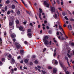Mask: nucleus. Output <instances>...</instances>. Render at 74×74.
Segmentation results:
<instances>
[{"label": "nucleus", "instance_id": "f257e3e1", "mask_svg": "<svg viewBox=\"0 0 74 74\" xmlns=\"http://www.w3.org/2000/svg\"><path fill=\"white\" fill-rule=\"evenodd\" d=\"M13 23L12 22H10L9 23V25L10 30H12L14 28V26L12 25Z\"/></svg>", "mask_w": 74, "mask_h": 74}, {"label": "nucleus", "instance_id": "f03ea898", "mask_svg": "<svg viewBox=\"0 0 74 74\" xmlns=\"http://www.w3.org/2000/svg\"><path fill=\"white\" fill-rule=\"evenodd\" d=\"M44 5L47 8H49V5L47 1H44Z\"/></svg>", "mask_w": 74, "mask_h": 74}, {"label": "nucleus", "instance_id": "7ed1b4c3", "mask_svg": "<svg viewBox=\"0 0 74 74\" xmlns=\"http://www.w3.org/2000/svg\"><path fill=\"white\" fill-rule=\"evenodd\" d=\"M50 8L51 10V13L53 14V12H55V8L54 7L50 6Z\"/></svg>", "mask_w": 74, "mask_h": 74}, {"label": "nucleus", "instance_id": "20e7f679", "mask_svg": "<svg viewBox=\"0 0 74 74\" xmlns=\"http://www.w3.org/2000/svg\"><path fill=\"white\" fill-rule=\"evenodd\" d=\"M52 62L53 63V64H54V65H55V64H58V61L55 60H53L52 61ZM54 62H55V63H54Z\"/></svg>", "mask_w": 74, "mask_h": 74}, {"label": "nucleus", "instance_id": "39448f33", "mask_svg": "<svg viewBox=\"0 0 74 74\" xmlns=\"http://www.w3.org/2000/svg\"><path fill=\"white\" fill-rule=\"evenodd\" d=\"M15 45L16 46V47L17 49H19V48H20V47H21V46L18 45V43H16V42H15Z\"/></svg>", "mask_w": 74, "mask_h": 74}, {"label": "nucleus", "instance_id": "423d86ee", "mask_svg": "<svg viewBox=\"0 0 74 74\" xmlns=\"http://www.w3.org/2000/svg\"><path fill=\"white\" fill-rule=\"evenodd\" d=\"M49 38V37H48V36H45L44 37V38L43 39V41H48L47 40V39H48Z\"/></svg>", "mask_w": 74, "mask_h": 74}, {"label": "nucleus", "instance_id": "0eeeda50", "mask_svg": "<svg viewBox=\"0 0 74 74\" xmlns=\"http://www.w3.org/2000/svg\"><path fill=\"white\" fill-rule=\"evenodd\" d=\"M43 41L44 42V44L46 46H47V45H48V44H49V42L48 41V40Z\"/></svg>", "mask_w": 74, "mask_h": 74}, {"label": "nucleus", "instance_id": "6e6552de", "mask_svg": "<svg viewBox=\"0 0 74 74\" xmlns=\"http://www.w3.org/2000/svg\"><path fill=\"white\" fill-rule=\"evenodd\" d=\"M15 62V60L14 59L12 58V60H11V63L12 64H14V63Z\"/></svg>", "mask_w": 74, "mask_h": 74}, {"label": "nucleus", "instance_id": "1a4fd4ad", "mask_svg": "<svg viewBox=\"0 0 74 74\" xmlns=\"http://www.w3.org/2000/svg\"><path fill=\"white\" fill-rule=\"evenodd\" d=\"M27 35L28 37L29 38H32V34H31V33H29L28 34H27Z\"/></svg>", "mask_w": 74, "mask_h": 74}, {"label": "nucleus", "instance_id": "9d476101", "mask_svg": "<svg viewBox=\"0 0 74 74\" xmlns=\"http://www.w3.org/2000/svg\"><path fill=\"white\" fill-rule=\"evenodd\" d=\"M19 29L20 30L22 31V32H24V31H25V30H23V27H19Z\"/></svg>", "mask_w": 74, "mask_h": 74}, {"label": "nucleus", "instance_id": "9b49d317", "mask_svg": "<svg viewBox=\"0 0 74 74\" xmlns=\"http://www.w3.org/2000/svg\"><path fill=\"white\" fill-rule=\"evenodd\" d=\"M56 71H57V69H56V68H53V73H56Z\"/></svg>", "mask_w": 74, "mask_h": 74}, {"label": "nucleus", "instance_id": "f8f14e48", "mask_svg": "<svg viewBox=\"0 0 74 74\" xmlns=\"http://www.w3.org/2000/svg\"><path fill=\"white\" fill-rule=\"evenodd\" d=\"M68 28L70 30H71L73 29L72 27H71V25H68Z\"/></svg>", "mask_w": 74, "mask_h": 74}, {"label": "nucleus", "instance_id": "ddd939ff", "mask_svg": "<svg viewBox=\"0 0 74 74\" xmlns=\"http://www.w3.org/2000/svg\"><path fill=\"white\" fill-rule=\"evenodd\" d=\"M60 64L62 67H63V64L62 62L59 61Z\"/></svg>", "mask_w": 74, "mask_h": 74}, {"label": "nucleus", "instance_id": "4468645a", "mask_svg": "<svg viewBox=\"0 0 74 74\" xmlns=\"http://www.w3.org/2000/svg\"><path fill=\"white\" fill-rule=\"evenodd\" d=\"M56 50L55 49L54 50V53H53V56L54 57H55L56 56Z\"/></svg>", "mask_w": 74, "mask_h": 74}, {"label": "nucleus", "instance_id": "2eb2a0df", "mask_svg": "<svg viewBox=\"0 0 74 74\" xmlns=\"http://www.w3.org/2000/svg\"><path fill=\"white\" fill-rule=\"evenodd\" d=\"M24 50H20V52L21 54H23L24 53Z\"/></svg>", "mask_w": 74, "mask_h": 74}, {"label": "nucleus", "instance_id": "dca6fc26", "mask_svg": "<svg viewBox=\"0 0 74 74\" xmlns=\"http://www.w3.org/2000/svg\"><path fill=\"white\" fill-rule=\"evenodd\" d=\"M11 36L12 38H15V37H16V35H15L12 34Z\"/></svg>", "mask_w": 74, "mask_h": 74}, {"label": "nucleus", "instance_id": "f3484780", "mask_svg": "<svg viewBox=\"0 0 74 74\" xmlns=\"http://www.w3.org/2000/svg\"><path fill=\"white\" fill-rule=\"evenodd\" d=\"M16 14L18 15H19V14H20V11L19 10H18L16 12Z\"/></svg>", "mask_w": 74, "mask_h": 74}, {"label": "nucleus", "instance_id": "a211bd4d", "mask_svg": "<svg viewBox=\"0 0 74 74\" xmlns=\"http://www.w3.org/2000/svg\"><path fill=\"white\" fill-rule=\"evenodd\" d=\"M41 14L39 13V18H40V20H42V18L41 17Z\"/></svg>", "mask_w": 74, "mask_h": 74}, {"label": "nucleus", "instance_id": "6ab92c4d", "mask_svg": "<svg viewBox=\"0 0 74 74\" xmlns=\"http://www.w3.org/2000/svg\"><path fill=\"white\" fill-rule=\"evenodd\" d=\"M35 68L36 69V70H38L39 71V72H41V71L40 70V69H39L37 67L35 66Z\"/></svg>", "mask_w": 74, "mask_h": 74}, {"label": "nucleus", "instance_id": "aec40b11", "mask_svg": "<svg viewBox=\"0 0 74 74\" xmlns=\"http://www.w3.org/2000/svg\"><path fill=\"white\" fill-rule=\"evenodd\" d=\"M54 18H56V19H57V18H58V16L57 15V14H56L54 16Z\"/></svg>", "mask_w": 74, "mask_h": 74}, {"label": "nucleus", "instance_id": "412c9836", "mask_svg": "<svg viewBox=\"0 0 74 74\" xmlns=\"http://www.w3.org/2000/svg\"><path fill=\"white\" fill-rule=\"evenodd\" d=\"M39 11H40V14H41L42 12V9L41 8H39Z\"/></svg>", "mask_w": 74, "mask_h": 74}, {"label": "nucleus", "instance_id": "4be33fe9", "mask_svg": "<svg viewBox=\"0 0 74 74\" xmlns=\"http://www.w3.org/2000/svg\"><path fill=\"white\" fill-rule=\"evenodd\" d=\"M41 71L44 74H46V72L45 71H43V70H42Z\"/></svg>", "mask_w": 74, "mask_h": 74}, {"label": "nucleus", "instance_id": "5701e85b", "mask_svg": "<svg viewBox=\"0 0 74 74\" xmlns=\"http://www.w3.org/2000/svg\"><path fill=\"white\" fill-rule=\"evenodd\" d=\"M59 27L60 30H62H62H63V28H62V26H61V25H59Z\"/></svg>", "mask_w": 74, "mask_h": 74}, {"label": "nucleus", "instance_id": "b1692460", "mask_svg": "<svg viewBox=\"0 0 74 74\" xmlns=\"http://www.w3.org/2000/svg\"><path fill=\"white\" fill-rule=\"evenodd\" d=\"M11 12V11H8L7 13V14L8 15H9V14H10V12Z\"/></svg>", "mask_w": 74, "mask_h": 74}, {"label": "nucleus", "instance_id": "393cba45", "mask_svg": "<svg viewBox=\"0 0 74 74\" xmlns=\"http://www.w3.org/2000/svg\"><path fill=\"white\" fill-rule=\"evenodd\" d=\"M16 24H19V21L18 20L16 21Z\"/></svg>", "mask_w": 74, "mask_h": 74}, {"label": "nucleus", "instance_id": "a878e982", "mask_svg": "<svg viewBox=\"0 0 74 74\" xmlns=\"http://www.w3.org/2000/svg\"><path fill=\"white\" fill-rule=\"evenodd\" d=\"M24 62L25 63H27V62H28V60H27V59H25L24 60Z\"/></svg>", "mask_w": 74, "mask_h": 74}, {"label": "nucleus", "instance_id": "bb28decb", "mask_svg": "<svg viewBox=\"0 0 74 74\" xmlns=\"http://www.w3.org/2000/svg\"><path fill=\"white\" fill-rule=\"evenodd\" d=\"M70 21H72L73 22H74V19H73L72 18H71L69 19Z\"/></svg>", "mask_w": 74, "mask_h": 74}, {"label": "nucleus", "instance_id": "cd10ccee", "mask_svg": "<svg viewBox=\"0 0 74 74\" xmlns=\"http://www.w3.org/2000/svg\"><path fill=\"white\" fill-rule=\"evenodd\" d=\"M64 18L65 19L66 21H68V20H69V18H67L66 16H65Z\"/></svg>", "mask_w": 74, "mask_h": 74}, {"label": "nucleus", "instance_id": "c85d7f7f", "mask_svg": "<svg viewBox=\"0 0 74 74\" xmlns=\"http://www.w3.org/2000/svg\"><path fill=\"white\" fill-rule=\"evenodd\" d=\"M4 9H5V11H7V7L6 6L4 8Z\"/></svg>", "mask_w": 74, "mask_h": 74}, {"label": "nucleus", "instance_id": "c756f323", "mask_svg": "<svg viewBox=\"0 0 74 74\" xmlns=\"http://www.w3.org/2000/svg\"><path fill=\"white\" fill-rule=\"evenodd\" d=\"M67 55L68 58H71V56H70V55H69V53L67 54Z\"/></svg>", "mask_w": 74, "mask_h": 74}, {"label": "nucleus", "instance_id": "7c9ffc66", "mask_svg": "<svg viewBox=\"0 0 74 74\" xmlns=\"http://www.w3.org/2000/svg\"><path fill=\"white\" fill-rule=\"evenodd\" d=\"M15 5H12V9H14V8H15Z\"/></svg>", "mask_w": 74, "mask_h": 74}, {"label": "nucleus", "instance_id": "2f4dec72", "mask_svg": "<svg viewBox=\"0 0 74 74\" xmlns=\"http://www.w3.org/2000/svg\"><path fill=\"white\" fill-rule=\"evenodd\" d=\"M67 63L68 64V66L69 67H71V66H70V63H69V61L67 62Z\"/></svg>", "mask_w": 74, "mask_h": 74}, {"label": "nucleus", "instance_id": "473e14b6", "mask_svg": "<svg viewBox=\"0 0 74 74\" xmlns=\"http://www.w3.org/2000/svg\"><path fill=\"white\" fill-rule=\"evenodd\" d=\"M10 1L7 0L6 1V3L7 4H9L10 3Z\"/></svg>", "mask_w": 74, "mask_h": 74}, {"label": "nucleus", "instance_id": "72a5a7b5", "mask_svg": "<svg viewBox=\"0 0 74 74\" xmlns=\"http://www.w3.org/2000/svg\"><path fill=\"white\" fill-rule=\"evenodd\" d=\"M65 59H66L67 60V62H68V58L66 56L65 57Z\"/></svg>", "mask_w": 74, "mask_h": 74}, {"label": "nucleus", "instance_id": "f704fd0d", "mask_svg": "<svg viewBox=\"0 0 74 74\" xmlns=\"http://www.w3.org/2000/svg\"><path fill=\"white\" fill-rule=\"evenodd\" d=\"M54 27H56V28H58V25L55 24L54 26H53Z\"/></svg>", "mask_w": 74, "mask_h": 74}, {"label": "nucleus", "instance_id": "c9c22d12", "mask_svg": "<svg viewBox=\"0 0 74 74\" xmlns=\"http://www.w3.org/2000/svg\"><path fill=\"white\" fill-rule=\"evenodd\" d=\"M62 14L63 16H65V15H66V13H65L64 12H62Z\"/></svg>", "mask_w": 74, "mask_h": 74}, {"label": "nucleus", "instance_id": "e433bc0d", "mask_svg": "<svg viewBox=\"0 0 74 74\" xmlns=\"http://www.w3.org/2000/svg\"><path fill=\"white\" fill-rule=\"evenodd\" d=\"M28 32L29 33H30V32H31V29H28Z\"/></svg>", "mask_w": 74, "mask_h": 74}, {"label": "nucleus", "instance_id": "4c0bfd02", "mask_svg": "<svg viewBox=\"0 0 74 74\" xmlns=\"http://www.w3.org/2000/svg\"><path fill=\"white\" fill-rule=\"evenodd\" d=\"M26 12L27 13V14H31V13H30V12L27 11H26Z\"/></svg>", "mask_w": 74, "mask_h": 74}, {"label": "nucleus", "instance_id": "58836bf2", "mask_svg": "<svg viewBox=\"0 0 74 74\" xmlns=\"http://www.w3.org/2000/svg\"><path fill=\"white\" fill-rule=\"evenodd\" d=\"M28 42H27V41H25V42H24V43L26 45L27 44Z\"/></svg>", "mask_w": 74, "mask_h": 74}, {"label": "nucleus", "instance_id": "ea45409f", "mask_svg": "<svg viewBox=\"0 0 74 74\" xmlns=\"http://www.w3.org/2000/svg\"><path fill=\"white\" fill-rule=\"evenodd\" d=\"M34 63H35L37 64V63H38V61L37 60H35L34 61Z\"/></svg>", "mask_w": 74, "mask_h": 74}, {"label": "nucleus", "instance_id": "a19ab883", "mask_svg": "<svg viewBox=\"0 0 74 74\" xmlns=\"http://www.w3.org/2000/svg\"><path fill=\"white\" fill-rule=\"evenodd\" d=\"M8 58H11V55L10 54H9V55L8 56Z\"/></svg>", "mask_w": 74, "mask_h": 74}, {"label": "nucleus", "instance_id": "79ce46f5", "mask_svg": "<svg viewBox=\"0 0 74 74\" xmlns=\"http://www.w3.org/2000/svg\"><path fill=\"white\" fill-rule=\"evenodd\" d=\"M51 43H52V41H50V42H49V44L50 45H51Z\"/></svg>", "mask_w": 74, "mask_h": 74}, {"label": "nucleus", "instance_id": "37998d69", "mask_svg": "<svg viewBox=\"0 0 74 74\" xmlns=\"http://www.w3.org/2000/svg\"><path fill=\"white\" fill-rule=\"evenodd\" d=\"M24 4L25 6V7H28V6H27V5L26 4H25H25Z\"/></svg>", "mask_w": 74, "mask_h": 74}, {"label": "nucleus", "instance_id": "c03bdc74", "mask_svg": "<svg viewBox=\"0 0 74 74\" xmlns=\"http://www.w3.org/2000/svg\"><path fill=\"white\" fill-rule=\"evenodd\" d=\"M56 34L57 35H59V32H58V31H57V33H56Z\"/></svg>", "mask_w": 74, "mask_h": 74}, {"label": "nucleus", "instance_id": "a18cd8bd", "mask_svg": "<svg viewBox=\"0 0 74 74\" xmlns=\"http://www.w3.org/2000/svg\"><path fill=\"white\" fill-rule=\"evenodd\" d=\"M44 23L45 24H46V23H47V21H45L44 22Z\"/></svg>", "mask_w": 74, "mask_h": 74}, {"label": "nucleus", "instance_id": "49530a36", "mask_svg": "<svg viewBox=\"0 0 74 74\" xmlns=\"http://www.w3.org/2000/svg\"><path fill=\"white\" fill-rule=\"evenodd\" d=\"M48 69H52V68L51 66H49V67H48Z\"/></svg>", "mask_w": 74, "mask_h": 74}, {"label": "nucleus", "instance_id": "de8ad7c7", "mask_svg": "<svg viewBox=\"0 0 74 74\" xmlns=\"http://www.w3.org/2000/svg\"><path fill=\"white\" fill-rule=\"evenodd\" d=\"M47 50V49L46 48H45L43 50V52H44L45 51Z\"/></svg>", "mask_w": 74, "mask_h": 74}, {"label": "nucleus", "instance_id": "09e8293b", "mask_svg": "<svg viewBox=\"0 0 74 74\" xmlns=\"http://www.w3.org/2000/svg\"><path fill=\"white\" fill-rule=\"evenodd\" d=\"M46 28L47 29H49V27L48 26H47Z\"/></svg>", "mask_w": 74, "mask_h": 74}, {"label": "nucleus", "instance_id": "8fccbe9b", "mask_svg": "<svg viewBox=\"0 0 74 74\" xmlns=\"http://www.w3.org/2000/svg\"><path fill=\"white\" fill-rule=\"evenodd\" d=\"M62 40H66V39H65L64 38H63V37H62L61 38Z\"/></svg>", "mask_w": 74, "mask_h": 74}, {"label": "nucleus", "instance_id": "3c124183", "mask_svg": "<svg viewBox=\"0 0 74 74\" xmlns=\"http://www.w3.org/2000/svg\"><path fill=\"white\" fill-rule=\"evenodd\" d=\"M30 65H33V63L32 62H31L29 64Z\"/></svg>", "mask_w": 74, "mask_h": 74}, {"label": "nucleus", "instance_id": "603ef678", "mask_svg": "<svg viewBox=\"0 0 74 74\" xmlns=\"http://www.w3.org/2000/svg\"><path fill=\"white\" fill-rule=\"evenodd\" d=\"M29 25L31 26H33V24L32 23H30Z\"/></svg>", "mask_w": 74, "mask_h": 74}, {"label": "nucleus", "instance_id": "864d4df0", "mask_svg": "<svg viewBox=\"0 0 74 74\" xmlns=\"http://www.w3.org/2000/svg\"><path fill=\"white\" fill-rule=\"evenodd\" d=\"M23 23L24 25H26V22L24 21L23 22Z\"/></svg>", "mask_w": 74, "mask_h": 74}, {"label": "nucleus", "instance_id": "5fc2aeb1", "mask_svg": "<svg viewBox=\"0 0 74 74\" xmlns=\"http://www.w3.org/2000/svg\"><path fill=\"white\" fill-rule=\"evenodd\" d=\"M13 40L14 42H15V41H16V39H14Z\"/></svg>", "mask_w": 74, "mask_h": 74}, {"label": "nucleus", "instance_id": "6e6d98bb", "mask_svg": "<svg viewBox=\"0 0 74 74\" xmlns=\"http://www.w3.org/2000/svg\"><path fill=\"white\" fill-rule=\"evenodd\" d=\"M66 74H70V73L68 71H67L66 72Z\"/></svg>", "mask_w": 74, "mask_h": 74}, {"label": "nucleus", "instance_id": "4d7b16f0", "mask_svg": "<svg viewBox=\"0 0 74 74\" xmlns=\"http://www.w3.org/2000/svg\"><path fill=\"white\" fill-rule=\"evenodd\" d=\"M37 67H38V68H39V69H41V66H37Z\"/></svg>", "mask_w": 74, "mask_h": 74}, {"label": "nucleus", "instance_id": "13d9d810", "mask_svg": "<svg viewBox=\"0 0 74 74\" xmlns=\"http://www.w3.org/2000/svg\"><path fill=\"white\" fill-rule=\"evenodd\" d=\"M2 61H4V60H5V59H4V58H3L2 59Z\"/></svg>", "mask_w": 74, "mask_h": 74}, {"label": "nucleus", "instance_id": "bf43d9fd", "mask_svg": "<svg viewBox=\"0 0 74 74\" xmlns=\"http://www.w3.org/2000/svg\"><path fill=\"white\" fill-rule=\"evenodd\" d=\"M21 1L22 2V3H23V4H25V2H24V1H23V0H21Z\"/></svg>", "mask_w": 74, "mask_h": 74}, {"label": "nucleus", "instance_id": "052dcab7", "mask_svg": "<svg viewBox=\"0 0 74 74\" xmlns=\"http://www.w3.org/2000/svg\"><path fill=\"white\" fill-rule=\"evenodd\" d=\"M58 38H59V39H60V35L59 36H58Z\"/></svg>", "mask_w": 74, "mask_h": 74}, {"label": "nucleus", "instance_id": "680f3d73", "mask_svg": "<svg viewBox=\"0 0 74 74\" xmlns=\"http://www.w3.org/2000/svg\"><path fill=\"white\" fill-rule=\"evenodd\" d=\"M6 34H7V33H6V32H4V35L5 36H6Z\"/></svg>", "mask_w": 74, "mask_h": 74}, {"label": "nucleus", "instance_id": "e2e57ef3", "mask_svg": "<svg viewBox=\"0 0 74 74\" xmlns=\"http://www.w3.org/2000/svg\"><path fill=\"white\" fill-rule=\"evenodd\" d=\"M49 33L50 34H51V31H49Z\"/></svg>", "mask_w": 74, "mask_h": 74}, {"label": "nucleus", "instance_id": "0e129e2a", "mask_svg": "<svg viewBox=\"0 0 74 74\" xmlns=\"http://www.w3.org/2000/svg\"><path fill=\"white\" fill-rule=\"evenodd\" d=\"M33 58H36V56H32Z\"/></svg>", "mask_w": 74, "mask_h": 74}, {"label": "nucleus", "instance_id": "69168bd1", "mask_svg": "<svg viewBox=\"0 0 74 74\" xmlns=\"http://www.w3.org/2000/svg\"><path fill=\"white\" fill-rule=\"evenodd\" d=\"M42 26L43 27H44L45 26V24H42Z\"/></svg>", "mask_w": 74, "mask_h": 74}, {"label": "nucleus", "instance_id": "338daca9", "mask_svg": "<svg viewBox=\"0 0 74 74\" xmlns=\"http://www.w3.org/2000/svg\"><path fill=\"white\" fill-rule=\"evenodd\" d=\"M71 45H73V46H74V43L73 42L71 43Z\"/></svg>", "mask_w": 74, "mask_h": 74}, {"label": "nucleus", "instance_id": "774afa93", "mask_svg": "<svg viewBox=\"0 0 74 74\" xmlns=\"http://www.w3.org/2000/svg\"><path fill=\"white\" fill-rule=\"evenodd\" d=\"M73 55H74V50H73Z\"/></svg>", "mask_w": 74, "mask_h": 74}]
</instances>
